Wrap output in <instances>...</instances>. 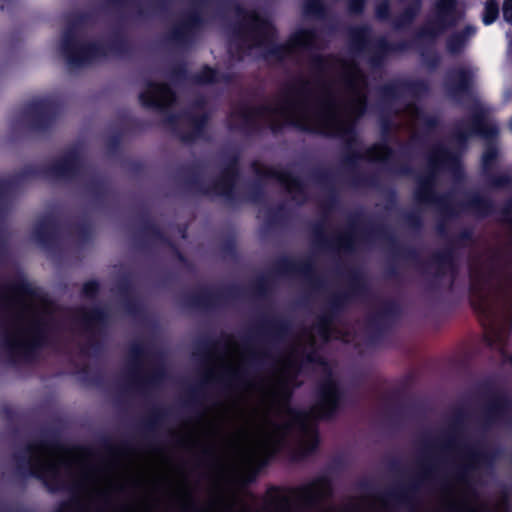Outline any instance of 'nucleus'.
Returning a JSON list of instances; mask_svg holds the SVG:
<instances>
[{
    "label": "nucleus",
    "mask_w": 512,
    "mask_h": 512,
    "mask_svg": "<svg viewBox=\"0 0 512 512\" xmlns=\"http://www.w3.org/2000/svg\"><path fill=\"white\" fill-rule=\"evenodd\" d=\"M291 373L292 368L285 367L276 383L261 388L260 403L249 419V450L254 458L273 453L288 438L297 442L302 453L313 451L318 444V437L312 417L327 416L338 405L341 393L336 380L329 376L320 385L312 416L291 408L288 403Z\"/></svg>",
    "instance_id": "f257e3e1"
},
{
    "label": "nucleus",
    "mask_w": 512,
    "mask_h": 512,
    "mask_svg": "<svg viewBox=\"0 0 512 512\" xmlns=\"http://www.w3.org/2000/svg\"><path fill=\"white\" fill-rule=\"evenodd\" d=\"M344 76L351 94L345 107H340L335 99L328 98L313 107L304 103L281 107V116L304 129L334 135L346 134L351 130L352 119L363 111L365 82L354 63L345 65Z\"/></svg>",
    "instance_id": "f03ea898"
},
{
    "label": "nucleus",
    "mask_w": 512,
    "mask_h": 512,
    "mask_svg": "<svg viewBox=\"0 0 512 512\" xmlns=\"http://www.w3.org/2000/svg\"><path fill=\"white\" fill-rule=\"evenodd\" d=\"M37 475L44 480H57L62 475L73 477L79 473L86 478L89 474L86 459L78 453L54 446H41L34 455Z\"/></svg>",
    "instance_id": "7ed1b4c3"
},
{
    "label": "nucleus",
    "mask_w": 512,
    "mask_h": 512,
    "mask_svg": "<svg viewBox=\"0 0 512 512\" xmlns=\"http://www.w3.org/2000/svg\"><path fill=\"white\" fill-rule=\"evenodd\" d=\"M40 321V308L35 301L25 304L22 316L8 338L9 345L20 352L37 345L41 337Z\"/></svg>",
    "instance_id": "20e7f679"
},
{
    "label": "nucleus",
    "mask_w": 512,
    "mask_h": 512,
    "mask_svg": "<svg viewBox=\"0 0 512 512\" xmlns=\"http://www.w3.org/2000/svg\"><path fill=\"white\" fill-rule=\"evenodd\" d=\"M173 95L170 89L164 85L151 84L141 94L140 99L146 106L161 107L172 101Z\"/></svg>",
    "instance_id": "39448f33"
},
{
    "label": "nucleus",
    "mask_w": 512,
    "mask_h": 512,
    "mask_svg": "<svg viewBox=\"0 0 512 512\" xmlns=\"http://www.w3.org/2000/svg\"><path fill=\"white\" fill-rule=\"evenodd\" d=\"M274 34L271 24L258 15H252L251 18V37L253 46H262L270 43Z\"/></svg>",
    "instance_id": "423d86ee"
},
{
    "label": "nucleus",
    "mask_w": 512,
    "mask_h": 512,
    "mask_svg": "<svg viewBox=\"0 0 512 512\" xmlns=\"http://www.w3.org/2000/svg\"><path fill=\"white\" fill-rule=\"evenodd\" d=\"M313 34L307 30L296 32L288 42V49L294 50L302 47H307L312 43Z\"/></svg>",
    "instance_id": "0eeeda50"
},
{
    "label": "nucleus",
    "mask_w": 512,
    "mask_h": 512,
    "mask_svg": "<svg viewBox=\"0 0 512 512\" xmlns=\"http://www.w3.org/2000/svg\"><path fill=\"white\" fill-rule=\"evenodd\" d=\"M65 54L72 64L82 63L88 60V48L80 47L78 45L67 46L64 48Z\"/></svg>",
    "instance_id": "6e6552de"
},
{
    "label": "nucleus",
    "mask_w": 512,
    "mask_h": 512,
    "mask_svg": "<svg viewBox=\"0 0 512 512\" xmlns=\"http://www.w3.org/2000/svg\"><path fill=\"white\" fill-rule=\"evenodd\" d=\"M328 492L329 483L325 478L317 479L307 488V495L311 498L324 497Z\"/></svg>",
    "instance_id": "1a4fd4ad"
},
{
    "label": "nucleus",
    "mask_w": 512,
    "mask_h": 512,
    "mask_svg": "<svg viewBox=\"0 0 512 512\" xmlns=\"http://www.w3.org/2000/svg\"><path fill=\"white\" fill-rule=\"evenodd\" d=\"M498 15V6L493 1H488L485 6V12L483 15V22L489 25L495 21Z\"/></svg>",
    "instance_id": "9d476101"
},
{
    "label": "nucleus",
    "mask_w": 512,
    "mask_h": 512,
    "mask_svg": "<svg viewBox=\"0 0 512 512\" xmlns=\"http://www.w3.org/2000/svg\"><path fill=\"white\" fill-rule=\"evenodd\" d=\"M503 17L512 23V0H505L503 4Z\"/></svg>",
    "instance_id": "9b49d317"
},
{
    "label": "nucleus",
    "mask_w": 512,
    "mask_h": 512,
    "mask_svg": "<svg viewBox=\"0 0 512 512\" xmlns=\"http://www.w3.org/2000/svg\"><path fill=\"white\" fill-rule=\"evenodd\" d=\"M387 150L384 146L375 147L374 151L371 153V158L375 160H382L386 157Z\"/></svg>",
    "instance_id": "f8f14e48"
},
{
    "label": "nucleus",
    "mask_w": 512,
    "mask_h": 512,
    "mask_svg": "<svg viewBox=\"0 0 512 512\" xmlns=\"http://www.w3.org/2000/svg\"><path fill=\"white\" fill-rule=\"evenodd\" d=\"M215 80V72L210 69V68H206L204 71H203V76L201 77V81L203 82H210V81H213Z\"/></svg>",
    "instance_id": "ddd939ff"
},
{
    "label": "nucleus",
    "mask_w": 512,
    "mask_h": 512,
    "mask_svg": "<svg viewBox=\"0 0 512 512\" xmlns=\"http://www.w3.org/2000/svg\"><path fill=\"white\" fill-rule=\"evenodd\" d=\"M504 339V335L498 330L497 327L491 328V343L499 341L501 342Z\"/></svg>",
    "instance_id": "4468645a"
},
{
    "label": "nucleus",
    "mask_w": 512,
    "mask_h": 512,
    "mask_svg": "<svg viewBox=\"0 0 512 512\" xmlns=\"http://www.w3.org/2000/svg\"><path fill=\"white\" fill-rule=\"evenodd\" d=\"M454 4V0H441L439 3V9L441 12L448 11Z\"/></svg>",
    "instance_id": "2eb2a0df"
},
{
    "label": "nucleus",
    "mask_w": 512,
    "mask_h": 512,
    "mask_svg": "<svg viewBox=\"0 0 512 512\" xmlns=\"http://www.w3.org/2000/svg\"><path fill=\"white\" fill-rule=\"evenodd\" d=\"M478 302H476V300L474 301V305L476 306V308L479 310V311H485L486 310V304L485 303H482V295H478Z\"/></svg>",
    "instance_id": "dca6fc26"
},
{
    "label": "nucleus",
    "mask_w": 512,
    "mask_h": 512,
    "mask_svg": "<svg viewBox=\"0 0 512 512\" xmlns=\"http://www.w3.org/2000/svg\"><path fill=\"white\" fill-rule=\"evenodd\" d=\"M510 128H511V130H512V119H511V122H510Z\"/></svg>",
    "instance_id": "f3484780"
}]
</instances>
